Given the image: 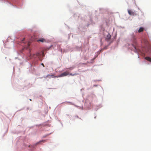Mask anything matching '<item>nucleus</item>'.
<instances>
[{
  "instance_id": "obj_6",
  "label": "nucleus",
  "mask_w": 151,
  "mask_h": 151,
  "mask_svg": "<svg viewBox=\"0 0 151 151\" xmlns=\"http://www.w3.org/2000/svg\"><path fill=\"white\" fill-rule=\"evenodd\" d=\"M145 59L146 60H147L149 61L150 62H151V58L148 57H146L145 58Z\"/></svg>"
},
{
  "instance_id": "obj_2",
  "label": "nucleus",
  "mask_w": 151,
  "mask_h": 151,
  "mask_svg": "<svg viewBox=\"0 0 151 151\" xmlns=\"http://www.w3.org/2000/svg\"><path fill=\"white\" fill-rule=\"evenodd\" d=\"M69 74L68 72L67 71H66L65 72H64L62 74H61L59 76V77H62L64 76H66L67 75H68Z\"/></svg>"
},
{
  "instance_id": "obj_14",
  "label": "nucleus",
  "mask_w": 151,
  "mask_h": 151,
  "mask_svg": "<svg viewBox=\"0 0 151 151\" xmlns=\"http://www.w3.org/2000/svg\"><path fill=\"white\" fill-rule=\"evenodd\" d=\"M42 142H45V140H42Z\"/></svg>"
},
{
  "instance_id": "obj_4",
  "label": "nucleus",
  "mask_w": 151,
  "mask_h": 151,
  "mask_svg": "<svg viewBox=\"0 0 151 151\" xmlns=\"http://www.w3.org/2000/svg\"><path fill=\"white\" fill-rule=\"evenodd\" d=\"M37 41L38 42H45L46 41V40L43 38H40L39 39L37 40Z\"/></svg>"
},
{
  "instance_id": "obj_8",
  "label": "nucleus",
  "mask_w": 151,
  "mask_h": 151,
  "mask_svg": "<svg viewBox=\"0 0 151 151\" xmlns=\"http://www.w3.org/2000/svg\"><path fill=\"white\" fill-rule=\"evenodd\" d=\"M78 73H75L74 74H72V73H70V75H71L72 76H76V75H78Z\"/></svg>"
},
{
  "instance_id": "obj_1",
  "label": "nucleus",
  "mask_w": 151,
  "mask_h": 151,
  "mask_svg": "<svg viewBox=\"0 0 151 151\" xmlns=\"http://www.w3.org/2000/svg\"><path fill=\"white\" fill-rule=\"evenodd\" d=\"M128 13L130 15H136L137 14L135 13V11H133L131 10H128Z\"/></svg>"
},
{
  "instance_id": "obj_5",
  "label": "nucleus",
  "mask_w": 151,
  "mask_h": 151,
  "mask_svg": "<svg viewBox=\"0 0 151 151\" xmlns=\"http://www.w3.org/2000/svg\"><path fill=\"white\" fill-rule=\"evenodd\" d=\"M56 78V76L53 75H48L46 76V78Z\"/></svg>"
},
{
  "instance_id": "obj_15",
  "label": "nucleus",
  "mask_w": 151,
  "mask_h": 151,
  "mask_svg": "<svg viewBox=\"0 0 151 151\" xmlns=\"http://www.w3.org/2000/svg\"><path fill=\"white\" fill-rule=\"evenodd\" d=\"M103 50V49H101L100 51H102Z\"/></svg>"
},
{
  "instance_id": "obj_12",
  "label": "nucleus",
  "mask_w": 151,
  "mask_h": 151,
  "mask_svg": "<svg viewBox=\"0 0 151 151\" xmlns=\"http://www.w3.org/2000/svg\"><path fill=\"white\" fill-rule=\"evenodd\" d=\"M24 39H23V40H22V41H21L22 42L23 41V40H24Z\"/></svg>"
},
{
  "instance_id": "obj_7",
  "label": "nucleus",
  "mask_w": 151,
  "mask_h": 151,
  "mask_svg": "<svg viewBox=\"0 0 151 151\" xmlns=\"http://www.w3.org/2000/svg\"><path fill=\"white\" fill-rule=\"evenodd\" d=\"M144 30V28L143 27H140L138 30V32L140 33L142 32Z\"/></svg>"
},
{
  "instance_id": "obj_13",
  "label": "nucleus",
  "mask_w": 151,
  "mask_h": 151,
  "mask_svg": "<svg viewBox=\"0 0 151 151\" xmlns=\"http://www.w3.org/2000/svg\"><path fill=\"white\" fill-rule=\"evenodd\" d=\"M68 103H69L70 104H72L71 103V102H68Z\"/></svg>"
},
{
  "instance_id": "obj_10",
  "label": "nucleus",
  "mask_w": 151,
  "mask_h": 151,
  "mask_svg": "<svg viewBox=\"0 0 151 151\" xmlns=\"http://www.w3.org/2000/svg\"><path fill=\"white\" fill-rule=\"evenodd\" d=\"M133 46L134 48V49H135V50H136V48L135 46L134 45H133Z\"/></svg>"
},
{
  "instance_id": "obj_3",
  "label": "nucleus",
  "mask_w": 151,
  "mask_h": 151,
  "mask_svg": "<svg viewBox=\"0 0 151 151\" xmlns=\"http://www.w3.org/2000/svg\"><path fill=\"white\" fill-rule=\"evenodd\" d=\"M111 37V35L109 33H108L106 35V41H109Z\"/></svg>"
},
{
  "instance_id": "obj_11",
  "label": "nucleus",
  "mask_w": 151,
  "mask_h": 151,
  "mask_svg": "<svg viewBox=\"0 0 151 151\" xmlns=\"http://www.w3.org/2000/svg\"><path fill=\"white\" fill-rule=\"evenodd\" d=\"M41 65H43V67H44L45 66L43 63H42V64H41Z\"/></svg>"
},
{
  "instance_id": "obj_9",
  "label": "nucleus",
  "mask_w": 151,
  "mask_h": 151,
  "mask_svg": "<svg viewBox=\"0 0 151 151\" xmlns=\"http://www.w3.org/2000/svg\"><path fill=\"white\" fill-rule=\"evenodd\" d=\"M30 42H29L28 43H27V48H28L30 46Z\"/></svg>"
}]
</instances>
